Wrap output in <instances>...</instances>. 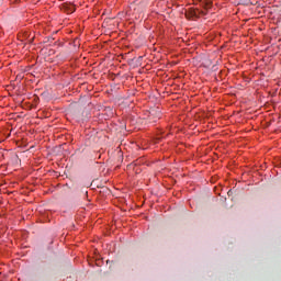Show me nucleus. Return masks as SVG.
<instances>
[{"label":"nucleus","instance_id":"1","mask_svg":"<svg viewBox=\"0 0 281 281\" xmlns=\"http://www.w3.org/2000/svg\"><path fill=\"white\" fill-rule=\"evenodd\" d=\"M61 10L67 12V14H74V12H76V7L71 2H65L61 4Z\"/></svg>","mask_w":281,"mask_h":281}]
</instances>
